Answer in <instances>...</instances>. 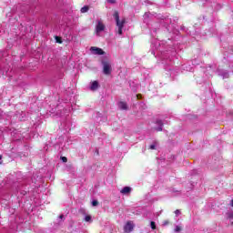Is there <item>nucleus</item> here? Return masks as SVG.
<instances>
[{"instance_id": "obj_1", "label": "nucleus", "mask_w": 233, "mask_h": 233, "mask_svg": "<svg viewBox=\"0 0 233 233\" xmlns=\"http://www.w3.org/2000/svg\"><path fill=\"white\" fill-rule=\"evenodd\" d=\"M113 17L115 18V21L116 23V26H118V34L119 35H123V28L125 26V19L119 20V13L116 11L113 15Z\"/></svg>"}, {"instance_id": "obj_2", "label": "nucleus", "mask_w": 233, "mask_h": 233, "mask_svg": "<svg viewBox=\"0 0 233 233\" xmlns=\"http://www.w3.org/2000/svg\"><path fill=\"white\" fill-rule=\"evenodd\" d=\"M102 65H103V73L106 76H110V74H112V65H110V62L103 61Z\"/></svg>"}, {"instance_id": "obj_3", "label": "nucleus", "mask_w": 233, "mask_h": 233, "mask_svg": "<svg viewBox=\"0 0 233 233\" xmlns=\"http://www.w3.org/2000/svg\"><path fill=\"white\" fill-rule=\"evenodd\" d=\"M105 24H103V21L98 20L96 25V35H101L102 32H105Z\"/></svg>"}, {"instance_id": "obj_4", "label": "nucleus", "mask_w": 233, "mask_h": 233, "mask_svg": "<svg viewBox=\"0 0 233 233\" xmlns=\"http://www.w3.org/2000/svg\"><path fill=\"white\" fill-rule=\"evenodd\" d=\"M90 51H91L92 54H94L95 56H105V51H103V49H101V48H99V47L91 46V47H90Z\"/></svg>"}, {"instance_id": "obj_5", "label": "nucleus", "mask_w": 233, "mask_h": 233, "mask_svg": "<svg viewBox=\"0 0 233 233\" xmlns=\"http://www.w3.org/2000/svg\"><path fill=\"white\" fill-rule=\"evenodd\" d=\"M134 230V222L128 221L124 227V232L130 233Z\"/></svg>"}, {"instance_id": "obj_6", "label": "nucleus", "mask_w": 233, "mask_h": 233, "mask_svg": "<svg viewBox=\"0 0 233 233\" xmlns=\"http://www.w3.org/2000/svg\"><path fill=\"white\" fill-rule=\"evenodd\" d=\"M98 88H99V82H97V81L91 82L90 90L95 92V90H97Z\"/></svg>"}, {"instance_id": "obj_7", "label": "nucleus", "mask_w": 233, "mask_h": 233, "mask_svg": "<svg viewBox=\"0 0 233 233\" xmlns=\"http://www.w3.org/2000/svg\"><path fill=\"white\" fill-rule=\"evenodd\" d=\"M218 76H220L223 79H228L229 75L225 70H218Z\"/></svg>"}, {"instance_id": "obj_8", "label": "nucleus", "mask_w": 233, "mask_h": 233, "mask_svg": "<svg viewBox=\"0 0 233 233\" xmlns=\"http://www.w3.org/2000/svg\"><path fill=\"white\" fill-rule=\"evenodd\" d=\"M121 194L127 195V194H130L132 192V187H125L121 189Z\"/></svg>"}, {"instance_id": "obj_9", "label": "nucleus", "mask_w": 233, "mask_h": 233, "mask_svg": "<svg viewBox=\"0 0 233 233\" xmlns=\"http://www.w3.org/2000/svg\"><path fill=\"white\" fill-rule=\"evenodd\" d=\"M118 107L120 110H128V106L127 105V102H119Z\"/></svg>"}, {"instance_id": "obj_10", "label": "nucleus", "mask_w": 233, "mask_h": 233, "mask_svg": "<svg viewBox=\"0 0 233 233\" xmlns=\"http://www.w3.org/2000/svg\"><path fill=\"white\" fill-rule=\"evenodd\" d=\"M151 17H152V15L150 13H145L144 23L148 24V21H150Z\"/></svg>"}, {"instance_id": "obj_11", "label": "nucleus", "mask_w": 233, "mask_h": 233, "mask_svg": "<svg viewBox=\"0 0 233 233\" xmlns=\"http://www.w3.org/2000/svg\"><path fill=\"white\" fill-rule=\"evenodd\" d=\"M157 125H158V127L157 128V132H161L163 130V121L157 120Z\"/></svg>"}, {"instance_id": "obj_12", "label": "nucleus", "mask_w": 233, "mask_h": 233, "mask_svg": "<svg viewBox=\"0 0 233 233\" xmlns=\"http://www.w3.org/2000/svg\"><path fill=\"white\" fill-rule=\"evenodd\" d=\"M62 128H65V130H68L70 128V122L66 121L61 124Z\"/></svg>"}, {"instance_id": "obj_13", "label": "nucleus", "mask_w": 233, "mask_h": 233, "mask_svg": "<svg viewBox=\"0 0 233 233\" xmlns=\"http://www.w3.org/2000/svg\"><path fill=\"white\" fill-rule=\"evenodd\" d=\"M88 10H89L88 5H86V6H84V7L81 8L80 12H81L82 14H86V12H88Z\"/></svg>"}, {"instance_id": "obj_14", "label": "nucleus", "mask_w": 233, "mask_h": 233, "mask_svg": "<svg viewBox=\"0 0 233 233\" xmlns=\"http://www.w3.org/2000/svg\"><path fill=\"white\" fill-rule=\"evenodd\" d=\"M85 221L86 223H92V217L90 215H87L85 217Z\"/></svg>"}, {"instance_id": "obj_15", "label": "nucleus", "mask_w": 233, "mask_h": 233, "mask_svg": "<svg viewBox=\"0 0 233 233\" xmlns=\"http://www.w3.org/2000/svg\"><path fill=\"white\" fill-rule=\"evenodd\" d=\"M150 227H151L152 230H156V222L151 221L150 222Z\"/></svg>"}, {"instance_id": "obj_16", "label": "nucleus", "mask_w": 233, "mask_h": 233, "mask_svg": "<svg viewBox=\"0 0 233 233\" xmlns=\"http://www.w3.org/2000/svg\"><path fill=\"white\" fill-rule=\"evenodd\" d=\"M175 232H181V226H176Z\"/></svg>"}, {"instance_id": "obj_17", "label": "nucleus", "mask_w": 233, "mask_h": 233, "mask_svg": "<svg viewBox=\"0 0 233 233\" xmlns=\"http://www.w3.org/2000/svg\"><path fill=\"white\" fill-rule=\"evenodd\" d=\"M55 39H56V43H59V44L63 43V41H61V37H59V36H56Z\"/></svg>"}, {"instance_id": "obj_18", "label": "nucleus", "mask_w": 233, "mask_h": 233, "mask_svg": "<svg viewBox=\"0 0 233 233\" xmlns=\"http://www.w3.org/2000/svg\"><path fill=\"white\" fill-rule=\"evenodd\" d=\"M106 3H109V5H116V0H106Z\"/></svg>"}, {"instance_id": "obj_19", "label": "nucleus", "mask_w": 233, "mask_h": 233, "mask_svg": "<svg viewBox=\"0 0 233 233\" xmlns=\"http://www.w3.org/2000/svg\"><path fill=\"white\" fill-rule=\"evenodd\" d=\"M97 205H98L97 200H93V201H92V206H93V207H97Z\"/></svg>"}, {"instance_id": "obj_20", "label": "nucleus", "mask_w": 233, "mask_h": 233, "mask_svg": "<svg viewBox=\"0 0 233 233\" xmlns=\"http://www.w3.org/2000/svg\"><path fill=\"white\" fill-rule=\"evenodd\" d=\"M228 218L229 219H231V218H233V212H228Z\"/></svg>"}, {"instance_id": "obj_21", "label": "nucleus", "mask_w": 233, "mask_h": 233, "mask_svg": "<svg viewBox=\"0 0 233 233\" xmlns=\"http://www.w3.org/2000/svg\"><path fill=\"white\" fill-rule=\"evenodd\" d=\"M149 148H150L151 150H156V144H152V145L149 147Z\"/></svg>"}, {"instance_id": "obj_22", "label": "nucleus", "mask_w": 233, "mask_h": 233, "mask_svg": "<svg viewBox=\"0 0 233 233\" xmlns=\"http://www.w3.org/2000/svg\"><path fill=\"white\" fill-rule=\"evenodd\" d=\"M183 68H186V70H187V72H191V71H192L191 68H187V65H184V66H183Z\"/></svg>"}, {"instance_id": "obj_23", "label": "nucleus", "mask_w": 233, "mask_h": 233, "mask_svg": "<svg viewBox=\"0 0 233 233\" xmlns=\"http://www.w3.org/2000/svg\"><path fill=\"white\" fill-rule=\"evenodd\" d=\"M175 214H176V216H179V214H181V211H180L179 209H177V210L175 211Z\"/></svg>"}, {"instance_id": "obj_24", "label": "nucleus", "mask_w": 233, "mask_h": 233, "mask_svg": "<svg viewBox=\"0 0 233 233\" xmlns=\"http://www.w3.org/2000/svg\"><path fill=\"white\" fill-rule=\"evenodd\" d=\"M62 161H63L64 163H66L67 158H66V157H62Z\"/></svg>"}, {"instance_id": "obj_25", "label": "nucleus", "mask_w": 233, "mask_h": 233, "mask_svg": "<svg viewBox=\"0 0 233 233\" xmlns=\"http://www.w3.org/2000/svg\"><path fill=\"white\" fill-rule=\"evenodd\" d=\"M167 225H168V220H166V221H164V223H163V226H164V227H167Z\"/></svg>"}, {"instance_id": "obj_26", "label": "nucleus", "mask_w": 233, "mask_h": 233, "mask_svg": "<svg viewBox=\"0 0 233 233\" xmlns=\"http://www.w3.org/2000/svg\"><path fill=\"white\" fill-rule=\"evenodd\" d=\"M64 218H65V216H63V215H60V216H59V218H60V219H63Z\"/></svg>"}, {"instance_id": "obj_27", "label": "nucleus", "mask_w": 233, "mask_h": 233, "mask_svg": "<svg viewBox=\"0 0 233 233\" xmlns=\"http://www.w3.org/2000/svg\"><path fill=\"white\" fill-rule=\"evenodd\" d=\"M231 207H233V199L231 200Z\"/></svg>"}, {"instance_id": "obj_28", "label": "nucleus", "mask_w": 233, "mask_h": 233, "mask_svg": "<svg viewBox=\"0 0 233 233\" xmlns=\"http://www.w3.org/2000/svg\"><path fill=\"white\" fill-rule=\"evenodd\" d=\"M1 159H3V157L0 155V161H1Z\"/></svg>"}, {"instance_id": "obj_29", "label": "nucleus", "mask_w": 233, "mask_h": 233, "mask_svg": "<svg viewBox=\"0 0 233 233\" xmlns=\"http://www.w3.org/2000/svg\"><path fill=\"white\" fill-rule=\"evenodd\" d=\"M166 70H170V68H168V67H166Z\"/></svg>"}, {"instance_id": "obj_30", "label": "nucleus", "mask_w": 233, "mask_h": 233, "mask_svg": "<svg viewBox=\"0 0 233 233\" xmlns=\"http://www.w3.org/2000/svg\"><path fill=\"white\" fill-rule=\"evenodd\" d=\"M159 46H161V44L158 42Z\"/></svg>"}, {"instance_id": "obj_31", "label": "nucleus", "mask_w": 233, "mask_h": 233, "mask_svg": "<svg viewBox=\"0 0 233 233\" xmlns=\"http://www.w3.org/2000/svg\"><path fill=\"white\" fill-rule=\"evenodd\" d=\"M153 32H155V33H156V30H153Z\"/></svg>"}]
</instances>
